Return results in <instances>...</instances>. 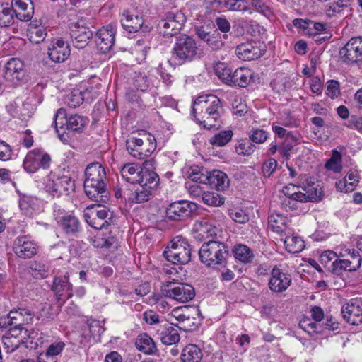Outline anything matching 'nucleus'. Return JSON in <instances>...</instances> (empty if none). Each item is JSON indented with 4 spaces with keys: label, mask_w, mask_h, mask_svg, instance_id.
I'll list each match as a JSON object with an SVG mask.
<instances>
[{
    "label": "nucleus",
    "mask_w": 362,
    "mask_h": 362,
    "mask_svg": "<svg viewBox=\"0 0 362 362\" xmlns=\"http://www.w3.org/2000/svg\"><path fill=\"white\" fill-rule=\"evenodd\" d=\"M2 343L4 346V349L8 353L13 352L16 350L21 344L23 343V337L16 338L13 336L4 335L2 337Z\"/></svg>",
    "instance_id": "obj_47"
},
{
    "label": "nucleus",
    "mask_w": 362,
    "mask_h": 362,
    "mask_svg": "<svg viewBox=\"0 0 362 362\" xmlns=\"http://www.w3.org/2000/svg\"><path fill=\"white\" fill-rule=\"evenodd\" d=\"M277 168V161L274 158H269L263 163L262 171L264 177H269Z\"/></svg>",
    "instance_id": "obj_59"
},
{
    "label": "nucleus",
    "mask_w": 362,
    "mask_h": 362,
    "mask_svg": "<svg viewBox=\"0 0 362 362\" xmlns=\"http://www.w3.org/2000/svg\"><path fill=\"white\" fill-rule=\"evenodd\" d=\"M253 77L252 71L247 68L240 67L233 71L228 86L245 88L247 86Z\"/></svg>",
    "instance_id": "obj_26"
},
{
    "label": "nucleus",
    "mask_w": 362,
    "mask_h": 362,
    "mask_svg": "<svg viewBox=\"0 0 362 362\" xmlns=\"http://www.w3.org/2000/svg\"><path fill=\"white\" fill-rule=\"evenodd\" d=\"M69 29L73 45L78 49L85 47L92 37V32L89 28L77 21L69 24Z\"/></svg>",
    "instance_id": "obj_16"
},
{
    "label": "nucleus",
    "mask_w": 362,
    "mask_h": 362,
    "mask_svg": "<svg viewBox=\"0 0 362 362\" xmlns=\"http://www.w3.org/2000/svg\"><path fill=\"white\" fill-rule=\"evenodd\" d=\"M250 139L256 144H262L268 138V133L258 128H252L248 133Z\"/></svg>",
    "instance_id": "obj_55"
},
{
    "label": "nucleus",
    "mask_w": 362,
    "mask_h": 362,
    "mask_svg": "<svg viewBox=\"0 0 362 362\" xmlns=\"http://www.w3.org/2000/svg\"><path fill=\"white\" fill-rule=\"evenodd\" d=\"M339 83L334 80H330L327 82V92L328 97L334 99L339 94Z\"/></svg>",
    "instance_id": "obj_61"
},
{
    "label": "nucleus",
    "mask_w": 362,
    "mask_h": 362,
    "mask_svg": "<svg viewBox=\"0 0 362 362\" xmlns=\"http://www.w3.org/2000/svg\"><path fill=\"white\" fill-rule=\"evenodd\" d=\"M197 209V204L187 200H180L170 203L165 210L166 218L170 221H182Z\"/></svg>",
    "instance_id": "obj_9"
},
{
    "label": "nucleus",
    "mask_w": 362,
    "mask_h": 362,
    "mask_svg": "<svg viewBox=\"0 0 362 362\" xmlns=\"http://www.w3.org/2000/svg\"><path fill=\"white\" fill-rule=\"evenodd\" d=\"M229 215L235 222L238 223H245L250 219L248 214L242 209L230 210Z\"/></svg>",
    "instance_id": "obj_57"
},
{
    "label": "nucleus",
    "mask_w": 362,
    "mask_h": 362,
    "mask_svg": "<svg viewBox=\"0 0 362 362\" xmlns=\"http://www.w3.org/2000/svg\"><path fill=\"white\" fill-rule=\"evenodd\" d=\"M13 22V14L12 8L6 6H0V27H8Z\"/></svg>",
    "instance_id": "obj_50"
},
{
    "label": "nucleus",
    "mask_w": 362,
    "mask_h": 362,
    "mask_svg": "<svg viewBox=\"0 0 362 362\" xmlns=\"http://www.w3.org/2000/svg\"><path fill=\"white\" fill-rule=\"evenodd\" d=\"M74 189V181L69 177L63 176L56 179L48 178L45 182V190L52 197L69 194Z\"/></svg>",
    "instance_id": "obj_14"
},
{
    "label": "nucleus",
    "mask_w": 362,
    "mask_h": 362,
    "mask_svg": "<svg viewBox=\"0 0 362 362\" xmlns=\"http://www.w3.org/2000/svg\"><path fill=\"white\" fill-rule=\"evenodd\" d=\"M52 290L55 293L58 302H64L73 296L71 285L69 281L67 275L55 277L53 281Z\"/></svg>",
    "instance_id": "obj_21"
},
{
    "label": "nucleus",
    "mask_w": 362,
    "mask_h": 362,
    "mask_svg": "<svg viewBox=\"0 0 362 362\" xmlns=\"http://www.w3.org/2000/svg\"><path fill=\"white\" fill-rule=\"evenodd\" d=\"M84 189L86 195L100 204L107 199L106 172L98 162L89 164L85 170Z\"/></svg>",
    "instance_id": "obj_2"
},
{
    "label": "nucleus",
    "mask_w": 362,
    "mask_h": 362,
    "mask_svg": "<svg viewBox=\"0 0 362 362\" xmlns=\"http://www.w3.org/2000/svg\"><path fill=\"white\" fill-rule=\"evenodd\" d=\"M25 74L24 63L19 59L12 58L6 64L4 78L8 86H18Z\"/></svg>",
    "instance_id": "obj_12"
},
{
    "label": "nucleus",
    "mask_w": 362,
    "mask_h": 362,
    "mask_svg": "<svg viewBox=\"0 0 362 362\" xmlns=\"http://www.w3.org/2000/svg\"><path fill=\"white\" fill-rule=\"evenodd\" d=\"M224 219L223 214L219 211H217V228L221 226ZM196 230L199 232L200 235L205 236L206 238L213 237L216 235V232L218 228L211 223H208L206 221H197L195 224Z\"/></svg>",
    "instance_id": "obj_27"
},
{
    "label": "nucleus",
    "mask_w": 362,
    "mask_h": 362,
    "mask_svg": "<svg viewBox=\"0 0 362 362\" xmlns=\"http://www.w3.org/2000/svg\"><path fill=\"white\" fill-rule=\"evenodd\" d=\"M165 295L179 303H186L195 296L194 288L182 283L168 282L164 290Z\"/></svg>",
    "instance_id": "obj_11"
},
{
    "label": "nucleus",
    "mask_w": 362,
    "mask_h": 362,
    "mask_svg": "<svg viewBox=\"0 0 362 362\" xmlns=\"http://www.w3.org/2000/svg\"><path fill=\"white\" fill-rule=\"evenodd\" d=\"M249 4L253 11L259 13L266 17L272 14L271 8L264 0H251Z\"/></svg>",
    "instance_id": "obj_51"
},
{
    "label": "nucleus",
    "mask_w": 362,
    "mask_h": 362,
    "mask_svg": "<svg viewBox=\"0 0 362 362\" xmlns=\"http://www.w3.org/2000/svg\"><path fill=\"white\" fill-rule=\"evenodd\" d=\"M143 146V139L135 136H130L126 141V147L129 153L138 159H144Z\"/></svg>",
    "instance_id": "obj_31"
},
{
    "label": "nucleus",
    "mask_w": 362,
    "mask_h": 362,
    "mask_svg": "<svg viewBox=\"0 0 362 362\" xmlns=\"http://www.w3.org/2000/svg\"><path fill=\"white\" fill-rule=\"evenodd\" d=\"M171 54L173 60L183 64L200 58L201 50L193 37L181 35L176 38Z\"/></svg>",
    "instance_id": "obj_4"
},
{
    "label": "nucleus",
    "mask_w": 362,
    "mask_h": 362,
    "mask_svg": "<svg viewBox=\"0 0 362 362\" xmlns=\"http://www.w3.org/2000/svg\"><path fill=\"white\" fill-rule=\"evenodd\" d=\"M13 250L20 258L29 259L38 251L37 243L30 235H19L13 241Z\"/></svg>",
    "instance_id": "obj_13"
},
{
    "label": "nucleus",
    "mask_w": 362,
    "mask_h": 362,
    "mask_svg": "<svg viewBox=\"0 0 362 362\" xmlns=\"http://www.w3.org/2000/svg\"><path fill=\"white\" fill-rule=\"evenodd\" d=\"M46 35L45 29L43 28H35L30 33V40L37 44L43 41Z\"/></svg>",
    "instance_id": "obj_62"
},
{
    "label": "nucleus",
    "mask_w": 362,
    "mask_h": 362,
    "mask_svg": "<svg viewBox=\"0 0 362 362\" xmlns=\"http://www.w3.org/2000/svg\"><path fill=\"white\" fill-rule=\"evenodd\" d=\"M185 22V16L180 11L164 14L158 23V30L163 37H170L180 31Z\"/></svg>",
    "instance_id": "obj_7"
},
{
    "label": "nucleus",
    "mask_w": 362,
    "mask_h": 362,
    "mask_svg": "<svg viewBox=\"0 0 362 362\" xmlns=\"http://www.w3.org/2000/svg\"><path fill=\"white\" fill-rule=\"evenodd\" d=\"M335 269L336 272L334 274H340L342 271H356V268H352V263L350 259H339L335 261Z\"/></svg>",
    "instance_id": "obj_58"
},
{
    "label": "nucleus",
    "mask_w": 362,
    "mask_h": 362,
    "mask_svg": "<svg viewBox=\"0 0 362 362\" xmlns=\"http://www.w3.org/2000/svg\"><path fill=\"white\" fill-rule=\"evenodd\" d=\"M287 223V218L276 212L272 213L268 218V223L272 230L278 233L284 231Z\"/></svg>",
    "instance_id": "obj_37"
},
{
    "label": "nucleus",
    "mask_w": 362,
    "mask_h": 362,
    "mask_svg": "<svg viewBox=\"0 0 362 362\" xmlns=\"http://www.w3.org/2000/svg\"><path fill=\"white\" fill-rule=\"evenodd\" d=\"M343 62L353 64L362 61V37H351L339 50Z\"/></svg>",
    "instance_id": "obj_8"
},
{
    "label": "nucleus",
    "mask_w": 362,
    "mask_h": 362,
    "mask_svg": "<svg viewBox=\"0 0 362 362\" xmlns=\"http://www.w3.org/2000/svg\"><path fill=\"white\" fill-rule=\"evenodd\" d=\"M121 23L124 29L130 33L147 30V27L144 26V21L142 16L132 14L127 11L123 12Z\"/></svg>",
    "instance_id": "obj_23"
},
{
    "label": "nucleus",
    "mask_w": 362,
    "mask_h": 362,
    "mask_svg": "<svg viewBox=\"0 0 362 362\" xmlns=\"http://www.w3.org/2000/svg\"><path fill=\"white\" fill-rule=\"evenodd\" d=\"M233 255L238 261L247 264L252 261L254 255L249 247L245 245H236L233 249Z\"/></svg>",
    "instance_id": "obj_36"
},
{
    "label": "nucleus",
    "mask_w": 362,
    "mask_h": 362,
    "mask_svg": "<svg viewBox=\"0 0 362 362\" xmlns=\"http://www.w3.org/2000/svg\"><path fill=\"white\" fill-rule=\"evenodd\" d=\"M265 52V46L256 42H247L238 45L235 53L238 57L245 61L255 60Z\"/></svg>",
    "instance_id": "obj_15"
},
{
    "label": "nucleus",
    "mask_w": 362,
    "mask_h": 362,
    "mask_svg": "<svg viewBox=\"0 0 362 362\" xmlns=\"http://www.w3.org/2000/svg\"><path fill=\"white\" fill-rule=\"evenodd\" d=\"M211 189L217 191H223L229 186V180L227 175L218 170L207 172V182Z\"/></svg>",
    "instance_id": "obj_25"
},
{
    "label": "nucleus",
    "mask_w": 362,
    "mask_h": 362,
    "mask_svg": "<svg viewBox=\"0 0 362 362\" xmlns=\"http://www.w3.org/2000/svg\"><path fill=\"white\" fill-rule=\"evenodd\" d=\"M284 243L286 250L293 254L301 252L305 246L304 240L296 234L287 235Z\"/></svg>",
    "instance_id": "obj_32"
},
{
    "label": "nucleus",
    "mask_w": 362,
    "mask_h": 362,
    "mask_svg": "<svg viewBox=\"0 0 362 362\" xmlns=\"http://www.w3.org/2000/svg\"><path fill=\"white\" fill-rule=\"evenodd\" d=\"M180 337L177 330L173 326L165 327L160 333V341L165 345H173L180 341Z\"/></svg>",
    "instance_id": "obj_38"
},
{
    "label": "nucleus",
    "mask_w": 362,
    "mask_h": 362,
    "mask_svg": "<svg viewBox=\"0 0 362 362\" xmlns=\"http://www.w3.org/2000/svg\"><path fill=\"white\" fill-rule=\"evenodd\" d=\"M153 163L154 161L153 160H146L144 162V169L141 174L139 181L137 182L139 185L146 187L151 191L157 188L160 181L158 175L151 170L153 166Z\"/></svg>",
    "instance_id": "obj_20"
},
{
    "label": "nucleus",
    "mask_w": 362,
    "mask_h": 362,
    "mask_svg": "<svg viewBox=\"0 0 362 362\" xmlns=\"http://www.w3.org/2000/svg\"><path fill=\"white\" fill-rule=\"evenodd\" d=\"M335 261H337V255L332 250L324 251L320 256V263L333 274L336 272Z\"/></svg>",
    "instance_id": "obj_43"
},
{
    "label": "nucleus",
    "mask_w": 362,
    "mask_h": 362,
    "mask_svg": "<svg viewBox=\"0 0 362 362\" xmlns=\"http://www.w3.org/2000/svg\"><path fill=\"white\" fill-rule=\"evenodd\" d=\"M199 255L202 262L209 267H215L226 262L228 249L220 241L209 240L202 244L199 250Z\"/></svg>",
    "instance_id": "obj_5"
},
{
    "label": "nucleus",
    "mask_w": 362,
    "mask_h": 362,
    "mask_svg": "<svg viewBox=\"0 0 362 362\" xmlns=\"http://www.w3.org/2000/svg\"><path fill=\"white\" fill-rule=\"evenodd\" d=\"M346 125L362 133V116L352 115Z\"/></svg>",
    "instance_id": "obj_64"
},
{
    "label": "nucleus",
    "mask_w": 362,
    "mask_h": 362,
    "mask_svg": "<svg viewBox=\"0 0 362 362\" xmlns=\"http://www.w3.org/2000/svg\"><path fill=\"white\" fill-rule=\"evenodd\" d=\"M143 319L150 325H157L160 322L159 315L153 310L145 311L143 313Z\"/></svg>",
    "instance_id": "obj_63"
},
{
    "label": "nucleus",
    "mask_w": 362,
    "mask_h": 362,
    "mask_svg": "<svg viewBox=\"0 0 362 362\" xmlns=\"http://www.w3.org/2000/svg\"><path fill=\"white\" fill-rule=\"evenodd\" d=\"M116 34V26L114 24H109L103 26L97 33V45L98 49L103 53L110 50L115 44V36Z\"/></svg>",
    "instance_id": "obj_19"
},
{
    "label": "nucleus",
    "mask_w": 362,
    "mask_h": 362,
    "mask_svg": "<svg viewBox=\"0 0 362 362\" xmlns=\"http://www.w3.org/2000/svg\"><path fill=\"white\" fill-rule=\"evenodd\" d=\"M54 216L63 231L69 235H75L79 232L81 224L78 218L66 213L64 209L55 204L54 206Z\"/></svg>",
    "instance_id": "obj_10"
},
{
    "label": "nucleus",
    "mask_w": 362,
    "mask_h": 362,
    "mask_svg": "<svg viewBox=\"0 0 362 362\" xmlns=\"http://www.w3.org/2000/svg\"><path fill=\"white\" fill-rule=\"evenodd\" d=\"M300 188L303 192L300 191V194H294L299 202H315L320 197L321 192L314 183L308 186L300 187ZM292 194L293 195V194Z\"/></svg>",
    "instance_id": "obj_29"
},
{
    "label": "nucleus",
    "mask_w": 362,
    "mask_h": 362,
    "mask_svg": "<svg viewBox=\"0 0 362 362\" xmlns=\"http://www.w3.org/2000/svg\"><path fill=\"white\" fill-rule=\"evenodd\" d=\"M256 146L249 141H242L235 147L236 152L239 155L250 156L254 153Z\"/></svg>",
    "instance_id": "obj_56"
},
{
    "label": "nucleus",
    "mask_w": 362,
    "mask_h": 362,
    "mask_svg": "<svg viewBox=\"0 0 362 362\" xmlns=\"http://www.w3.org/2000/svg\"><path fill=\"white\" fill-rule=\"evenodd\" d=\"M233 135V133L231 130L220 131L211 136L209 141L213 146H223L232 139Z\"/></svg>",
    "instance_id": "obj_39"
},
{
    "label": "nucleus",
    "mask_w": 362,
    "mask_h": 362,
    "mask_svg": "<svg viewBox=\"0 0 362 362\" xmlns=\"http://www.w3.org/2000/svg\"><path fill=\"white\" fill-rule=\"evenodd\" d=\"M142 170H143L135 163H127L122 167L120 173L124 180L132 184H136L139 181Z\"/></svg>",
    "instance_id": "obj_28"
},
{
    "label": "nucleus",
    "mask_w": 362,
    "mask_h": 362,
    "mask_svg": "<svg viewBox=\"0 0 362 362\" xmlns=\"http://www.w3.org/2000/svg\"><path fill=\"white\" fill-rule=\"evenodd\" d=\"M299 326L302 329L309 334L321 333L322 332V329H321V323L313 322L308 317L302 319L299 322Z\"/></svg>",
    "instance_id": "obj_52"
},
{
    "label": "nucleus",
    "mask_w": 362,
    "mask_h": 362,
    "mask_svg": "<svg viewBox=\"0 0 362 362\" xmlns=\"http://www.w3.org/2000/svg\"><path fill=\"white\" fill-rule=\"evenodd\" d=\"M86 119L78 115H72L68 117L67 129L71 131H81L86 124Z\"/></svg>",
    "instance_id": "obj_49"
},
{
    "label": "nucleus",
    "mask_w": 362,
    "mask_h": 362,
    "mask_svg": "<svg viewBox=\"0 0 362 362\" xmlns=\"http://www.w3.org/2000/svg\"><path fill=\"white\" fill-rule=\"evenodd\" d=\"M39 149L30 151L23 161V168L29 173H33L40 168Z\"/></svg>",
    "instance_id": "obj_35"
},
{
    "label": "nucleus",
    "mask_w": 362,
    "mask_h": 362,
    "mask_svg": "<svg viewBox=\"0 0 362 362\" xmlns=\"http://www.w3.org/2000/svg\"><path fill=\"white\" fill-rule=\"evenodd\" d=\"M82 91L78 89H74L66 97L65 102L71 108H76L82 104L83 101Z\"/></svg>",
    "instance_id": "obj_48"
},
{
    "label": "nucleus",
    "mask_w": 362,
    "mask_h": 362,
    "mask_svg": "<svg viewBox=\"0 0 362 362\" xmlns=\"http://www.w3.org/2000/svg\"><path fill=\"white\" fill-rule=\"evenodd\" d=\"M350 6V0H337L326 6L325 13L328 16H333L342 12L344 9L348 8Z\"/></svg>",
    "instance_id": "obj_44"
},
{
    "label": "nucleus",
    "mask_w": 362,
    "mask_h": 362,
    "mask_svg": "<svg viewBox=\"0 0 362 362\" xmlns=\"http://www.w3.org/2000/svg\"><path fill=\"white\" fill-rule=\"evenodd\" d=\"M340 247L341 251L339 252V255L342 257L349 255V259L353 264L352 268L358 269L362 262V258L359 255V252L354 249L348 248L346 245H341Z\"/></svg>",
    "instance_id": "obj_46"
},
{
    "label": "nucleus",
    "mask_w": 362,
    "mask_h": 362,
    "mask_svg": "<svg viewBox=\"0 0 362 362\" xmlns=\"http://www.w3.org/2000/svg\"><path fill=\"white\" fill-rule=\"evenodd\" d=\"M48 55L54 62H63L70 55L69 45L62 40H57L49 48Z\"/></svg>",
    "instance_id": "obj_24"
},
{
    "label": "nucleus",
    "mask_w": 362,
    "mask_h": 362,
    "mask_svg": "<svg viewBox=\"0 0 362 362\" xmlns=\"http://www.w3.org/2000/svg\"><path fill=\"white\" fill-rule=\"evenodd\" d=\"M222 112L221 100L214 95L198 97L192 107V114L195 120L207 129H218L221 127Z\"/></svg>",
    "instance_id": "obj_1"
},
{
    "label": "nucleus",
    "mask_w": 362,
    "mask_h": 362,
    "mask_svg": "<svg viewBox=\"0 0 362 362\" xmlns=\"http://www.w3.org/2000/svg\"><path fill=\"white\" fill-rule=\"evenodd\" d=\"M34 313L28 308H19L18 310H11L6 316L0 319V328H6L9 325L14 327L11 329L8 336H13L16 338L23 337L25 339L29 336L28 331L23 327L24 324H29L33 322Z\"/></svg>",
    "instance_id": "obj_3"
},
{
    "label": "nucleus",
    "mask_w": 362,
    "mask_h": 362,
    "mask_svg": "<svg viewBox=\"0 0 362 362\" xmlns=\"http://www.w3.org/2000/svg\"><path fill=\"white\" fill-rule=\"evenodd\" d=\"M202 353L197 346L189 344L184 348L181 354L182 362H200Z\"/></svg>",
    "instance_id": "obj_34"
},
{
    "label": "nucleus",
    "mask_w": 362,
    "mask_h": 362,
    "mask_svg": "<svg viewBox=\"0 0 362 362\" xmlns=\"http://www.w3.org/2000/svg\"><path fill=\"white\" fill-rule=\"evenodd\" d=\"M64 346L65 344L62 341L52 344L46 350L45 354H43V357H53L57 356L62 353Z\"/></svg>",
    "instance_id": "obj_60"
},
{
    "label": "nucleus",
    "mask_w": 362,
    "mask_h": 362,
    "mask_svg": "<svg viewBox=\"0 0 362 362\" xmlns=\"http://www.w3.org/2000/svg\"><path fill=\"white\" fill-rule=\"evenodd\" d=\"M341 163V154L334 150L332 152L331 158L326 162L325 167L328 170H331L335 173H339L342 170Z\"/></svg>",
    "instance_id": "obj_42"
},
{
    "label": "nucleus",
    "mask_w": 362,
    "mask_h": 362,
    "mask_svg": "<svg viewBox=\"0 0 362 362\" xmlns=\"http://www.w3.org/2000/svg\"><path fill=\"white\" fill-rule=\"evenodd\" d=\"M133 84L137 90L142 92L154 86L151 77L141 73H135Z\"/></svg>",
    "instance_id": "obj_40"
},
{
    "label": "nucleus",
    "mask_w": 362,
    "mask_h": 362,
    "mask_svg": "<svg viewBox=\"0 0 362 362\" xmlns=\"http://www.w3.org/2000/svg\"><path fill=\"white\" fill-rule=\"evenodd\" d=\"M135 346L139 351L146 354H153L157 351L153 339L145 333L138 336L135 341Z\"/></svg>",
    "instance_id": "obj_30"
},
{
    "label": "nucleus",
    "mask_w": 362,
    "mask_h": 362,
    "mask_svg": "<svg viewBox=\"0 0 362 362\" xmlns=\"http://www.w3.org/2000/svg\"><path fill=\"white\" fill-rule=\"evenodd\" d=\"M192 247L182 236H176L163 252L165 259L174 264H185L191 259Z\"/></svg>",
    "instance_id": "obj_6"
},
{
    "label": "nucleus",
    "mask_w": 362,
    "mask_h": 362,
    "mask_svg": "<svg viewBox=\"0 0 362 362\" xmlns=\"http://www.w3.org/2000/svg\"><path fill=\"white\" fill-rule=\"evenodd\" d=\"M54 123L56 131L59 134V129H67L68 117L66 114V110L64 108H59L57 111L54 117Z\"/></svg>",
    "instance_id": "obj_54"
},
{
    "label": "nucleus",
    "mask_w": 362,
    "mask_h": 362,
    "mask_svg": "<svg viewBox=\"0 0 362 362\" xmlns=\"http://www.w3.org/2000/svg\"><path fill=\"white\" fill-rule=\"evenodd\" d=\"M151 193V190L139 185V186L131 194L129 199L132 202L135 203L145 202L149 200Z\"/></svg>",
    "instance_id": "obj_45"
},
{
    "label": "nucleus",
    "mask_w": 362,
    "mask_h": 362,
    "mask_svg": "<svg viewBox=\"0 0 362 362\" xmlns=\"http://www.w3.org/2000/svg\"><path fill=\"white\" fill-rule=\"evenodd\" d=\"M203 202L211 206H220L224 204V198L214 192H204L202 194Z\"/></svg>",
    "instance_id": "obj_53"
},
{
    "label": "nucleus",
    "mask_w": 362,
    "mask_h": 362,
    "mask_svg": "<svg viewBox=\"0 0 362 362\" xmlns=\"http://www.w3.org/2000/svg\"><path fill=\"white\" fill-rule=\"evenodd\" d=\"M341 313L344 319L354 325L362 323V303L358 299H351L342 306Z\"/></svg>",
    "instance_id": "obj_18"
},
{
    "label": "nucleus",
    "mask_w": 362,
    "mask_h": 362,
    "mask_svg": "<svg viewBox=\"0 0 362 362\" xmlns=\"http://www.w3.org/2000/svg\"><path fill=\"white\" fill-rule=\"evenodd\" d=\"M224 5L229 11L240 12L243 14L247 13L252 15L253 13L249 1L247 0H226Z\"/></svg>",
    "instance_id": "obj_33"
},
{
    "label": "nucleus",
    "mask_w": 362,
    "mask_h": 362,
    "mask_svg": "<svg viewBox=\"0 0 362 362\" xmlns=\"http://www.w3.org/2000/svg\"><path fill=\"white\" fill-rule=\"evenodd\" d=\"M291 284V276L277 267L271 271V277L268 283L269 288L274 293L285 291Z\"/></svg>",
    "instance_id": "obj_17"
},
{
    "label": "nucleus",
    "mask_w": 362,
    "mask_h": 362,
    "mask_svg": "<svg viewBox=\"0 0 362 362\" xmlns=\"http://www.w3.org/2000/svg\"><path fill=\"white\" fill-rule=\"evenodd\" d=\"M13 14L22 21H30L34 13V6L31 0H12Z\"/></svg>",
    "instance_id": "obj_22"
},
{
    "label": "nucleus",
    "mask_w": 362,
    "mask_h": 362,
    "mask_svg": "<svg viewBox=\"0 0 362 362\" xmlns=\"http://www.w3.org/2000/svg\"><path fill=\"white\" fill-rule=\"evenodd\" d=\"M214 73L224 83L228 84L232 74V69L223 62H218L214 66Z\"/></svg>",
    "instance_id": "obj_41"
}]
</instances>
